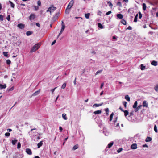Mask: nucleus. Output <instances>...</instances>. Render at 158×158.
<instances>
[{
	"label": "nucleus",
	"instance_id": "obj_29",
	"mask_svg": "<svg viewBox=\"0 0 158 158\" xmlns=\"http://www.w3.org/2000/svg\"><path fill=\"white\" fill-rule=\"evenodd\" d=\"M89 16H90V14L89 13L85 14V17L86 19H88L89 18Z\"/></svg>",
	"mask_w": 158,
	"mask_h": 158
},
{
	"label": "nucleus",
	"instance_id": "obj_6",
	"mask_svg": "<svg viewBox=\"0 0 158 158\" xmlns=\"http://www.w3.org/2000/svg\"><path fill=\"white\" fill-rule=\"evenodd\" d=\"M17 26L19 28L21 29H23L25 27L24 25L22 23L18 24Z\"/></svg>",
	"mask_w": 158,
	"mask_h": 158
},
{
	"label": "nucleus",
	"instance_id": "obj_49",
	"mask_svg": "<svg viewBox=\"0 0 158 158\" xmlns=\"http://www.w3.org/2000/svg\"><path fill=\"white\" fill-rule=\"evenodd\" d=\"M117 5L119 6H122L121 3L120 2H117Z\"/></svg>",
	"mask_w": 158,
	"mask_h": 158
},
{
	"label": "nucleus",
	"instance_id": "obj_25",
	"mask_svg": "<svg viewBox=\"0 0 158 158\" xmlns=\"http://www.w3.org/2000/svg\"><path fill=\"white\" fill-rule=\"evenodd\" d=\"M43 145L42 141L40 142L37 144L38 148H39L41 147Z\"/></svg>",
	"mask_w": 158,
	"mask_h": 158
},
{
	"label": "nucleus",
	"instance_id": "obj_45",
	"mask_svg": "<svg viewBox=\"0 0 158 158\" xmlns=\"http://www.w3.org/2000/svg\"><path fill=\"white\" fill-rule=\"evenodd\" d=\"M139 18L140 19L142 18V14L140 12H139Z\"/></svg>",
	"mask_w": 158,
	"mask_h": 158
},
{
	"label": "nucleus",
	"instance_id": "obj_44",
	"mask_svg": "<svg viewBox=\"0 0 158 158\" xmlns=\"http://www.w3.org/2000/svg\"><path fill=\"white\" fill-rule=\"evenodd\" d=\"M69 10H70V9H68L67 10V8H66V9L65 10V13L66 14H68L69 13Z\"/></svg>",
	"mask_w": 158,
	"mask_h": 158
},
{
	"label": "nucleus",
	"instance_id": "obj_32",
	"mask_svg": "<svg viewBox=\"0 0 158 158\" xmlns=\"http://www.w3.org/2000/svg\"><path fill=\"white\" fill-rule=\"evenodd\" d=\"M98 27L100 28L101 29H102L103 28V26H102V24L100 23H99L98 24Z\"/></svg>",
	"mask_w": 158,
	"mask_h": 158
},
{
	"label": "nucleus",
	"instance_id": "obj_48",
	"mask_svg": "<svg viewBox=\"0 0 158 158\" xmlns=\"http://www.w3.org/2000/svg\"><path fill=\"white\" fill-rule=\"evenodd\" d=\"M111 12H112L111 11H109L106 13V15H110V14L111 13Z\"/></svg>",
	"mask_w": 158,
	"mask_h": 158
},
{
	"label": "nucleus",
	"instance_id": "obj_8",
	"mask_svg": "<svg viewBox=\"0 0 158 158\" xmlns=\"http://www.w3.org/2000/svg\"><path fill=\"white\" fill-rule=\"evenodd\" d=\"M143 107H147L148 106V104L147 103L146 101H144L143 103Z\"/></svg>",
	"mask_w": 158,
	"mask_h": 158
},
{
	"label": "nucleus",
	"instance_id": "obj_36",
	"mask_svg": "<svg viewBox=\"0 0 158 158\" xmlns=\"http://www.w3.org/2000/svg\"><path fill=\"white\" fill-rule=\"evenodd\" d=\"M154 130L156 133L157 132V127L156 125H155L154 127Z\"/></svg>",
	"mask_w": 158,
	"mask_h": 158
},
{
	"label": "nucleus",
	"instance_id": "obj_16",
	"mask_svg": "<svg viewBox=\"0 0 158 158\" xmlns=\"http://www.w3.org/2000/svg\"><path fill=\"white\" fill-rule=\"evenodd\" d=\"M40 89L39 90H38L35 92V93H34L33 94V96H36L37 95H38L40 93Z\"/></svg>",
	"mask_w": 158,
	"mask_h": 158
},
{
	"label": "nucleus",
	"instance_id": "obj_54",
	"mask_svg": "<svg viewBox=\"0 0 158 158\" xmlns=\"http://www.w3.org/2000/svg\"><path fill=\"white\" fill-rule=\"evenodd\" d=\"M57 88V87H55L53 89H52L51 90V91L52 92V93H53L54 92V91L55 90V89Z\"/></svg>",
	"mask_w": 158,
	"mask_h": 158
},
{
	"label": "nucleus",
	"instance_id": "obj_62",
	"mask_svg": "<svg viewBox=\"0 0 158 158\" xmlns=\"http://www.w3.org/2000/svg\"><path fill=\"white\" fill-rule=\"evenodd\" d=\"M63 31L61 30L58 37V38L59 37V36L62 33V32Z\"/></svg>",
	"mask_w": 158,
	"mask_h": 158
},
{
	"label": "nucleus",
	"instance_id": "obj_46",
	"mask_svg": "<svg viewBox=\"0 0 158 158\" xmlns=\"http://www.w3.org/2000/svg\"><path fill=\"white\" fill-rule=\"evenodd\" d=\"M127 103V102H125V101L123 102V104L124 105V106L125 108L126 107V106H127V105H126Z\"/></svg>",
	"mask_w": 158,
	"mask_h": 158
},
{
	"label": "nucleus",
	"instance_id": "obj_19",
	"mask_svg": "<svg viewBox=\"0 0 158 158\" xmlns=\"http://www.w3.org/2000/svg\"><path fill=\"white\" fill-rule=\"evenodd\" d=\"M140 69L141 70H143L145 69V66H144L143 64H141L140 65Z\"/></svg>",
	"mask_w": 158,
	"mask_h": 158
},
{
	"label": "nucleus",
	"instance_id": "obj_34",
	"mask_svg": "<svg viewBox=\"0 0 158 158\" xmlns=\"http://www.w3.org/2000/svg\"><path fill=\"white\" fill-rule=\"evenodd\" d=\"M9 2L12 8H14L15 6V5L13 4L11 1H9Z\"/></svg>",
	"mask_w": 158,
	"mask_h": 158
},
{
	"label": "nucleus",
	"instance_id": "obj_21",
	"mask_svg": "<svg viewBox=\"0 0 158 158\" xmlns=\"http://www.w3.org/2000/svg\"><path fill=\"white\" fill-rule=\"evenodd\" d=\"M137 101H136L134 103L133 105V108H135L137 107Z\"/></svg>",
	"mask_w": 158,
	"mask_h": 158
},
{
	"label": "nucleus",
	"instance_id": "obj_14",
	"mask_svg": "<svg viewBox=\"0 0 158 158\" xmlns=\"http://www.w3.org/2000/svg\"><path fill=\"white\" fill-rule=\"evenodd\" d=\"M78 148V145L76 144L74 145L72 148V150H75Z\"/></svg>",
	"mask_w": 158,
	"mask_h": 158
},
{
	"label": "nucleus",
	"instance_id": "obj_33",
	"mask_svg": "<svg viewBox=\"0 0 158 158\" xmlns=\"http://www.w3.org/2000/svg\"><path fill=\"white\" fill-rule=\"evenodd\" d=\"M17 142V140L15 139L14 140H12V143L13 144V145H14Z\"/></svg>",
	"mask_w": 158,
	"mask_h": 158
},
{
	"label": "nucleus",
	"instance_id": "obj_10",
	"mask_svg": "<svg viewBox=\"0 0 158 158\" xmlns=\"http://www.w3.org/2000/svg\"><path fill=\"white\" fill-rule=\"evenodd\" d=\"M6 84L2 85L0 84V89H5L6 88Z\"/></svg>",
	"mask_w": 158,
	"mask_h": 158
},
{
	"label": "nucleus",
	"instance_id": "obj_50",
	"mask_svg": "<svg viewBox=\"0 0 158 158\" xmlns=\"http://www.w3.org/2000/svg\"><path fill=\"white\" fill-rule=\"evenodd\" d=\"M34 8H35V10L36 11L37 10H38V9H39V7L37 6H34Z\"/></svg>",
	"mask_w": 158,
	"mask_h": 158
},
{
	"label": "nucleus",
	"instance_id": "obj_40",
	"mask_svg": "<svg viewBox=\"0 0 158 158\" xmlns=\"http://www.w3.org/2000/svg\"><path fill=\"white\" fill-rule=\"evenodd\" d=\"M6 63L7 64L9 65L11 63V61L10 60H7L6 61Z\"/></svg>",
	"mask_w": 158,
	"mask_h": 158
},
{
	"label": "nucleus",
	"instance_id": "obj_7",
	"mask_svg": "<svg viewBox=\"0 0 158 158\" xmlns=\"http://www.w3.org/2000/svg\"><path fill=\"white\" fill-rule=\"evenodd\" d=\"M26 151V153L28 155H31L32 154L31 150L29 148H27Z\"/></svg>",
	"mask_w": 158,
	"mask_h": 158
},
{
	"label": "nucleus",
	"instance_id": "obj_38",
	"mask_svg": "<svg viewBox=\"0 0 158 158\" xmlns=\"http://www.w3.org/2000/svg\"><path fill=\"white\" fill-rule=\"evenodd\" d=\"M123 150V149L122 148H120L118 150H117V152L118 153H119L121 152Z\"/></svg>",
	"mask_w": 158,
	"mask_h": 158
},
{
	"label": "nucleus",
	"instance_id": "obj_1",
	"mask_svg": "<svg viewBox=\"0 0 158 158\" xmlns=\"http://www.w3.org/2000/svg\"><path fill=\"white\" fill-rule=\"evenodd\" d=\"M40 44H37L34 45L30 51L31 52H33L36 51L40 47Z\"/></svg>",
	"mask_w": 158,
	"mask_h": 158
},
{
	"label": "nucleus",
	"instance_id": "obj_60",
	"mask_svg": "<svg viewBox=\"0 0 158 158\" xmlns=\"http://www.w3.org/2000/svg\"><path fill=\"white\" fill-rule=\"evenodd\" d=\"M104 85V84L103 83H102L101 84V86H100V88L101 89H102V87H103V85Z\"/></svg>",
	"mask_w": 158,
	"mask_h": 158
},
{
	"label": "nucleus",
	"instance_id": "obj_15",
	"mask_svg": "<svg viewBox=\"0 0 158 158\" xmlns=\"http://www.w3.org/2000/svg\"><path fill=\"white\" fill-rule=\"evenodd\" d=\"M113 144H114V142H111L110 143H109L108 145L107 148H110L113 145Z\"/></svg>",
	"mask_w": 158,
	"mask_h": 158
},
{
	"label": "nucleus",
	"instance_id": "obj_55",
	"mask_svg": "<svg viewBox=\"0 0 158 158\" xmlns=\"http://www.w3.org/2000/svg\"><path fill=\"white\" fill-rule=\"evenodd\" d=\"M7 19L9 21L10 19V15H8L6 17Z\"/></svg>",
	"mask_w": 158,
	"mask_h": 158
},
{
	"label": "nucleus",
	"instance_id": "obj_42",
	"mask_svg": "<svg viewBox=\"0 0 158 158\" xmlns=\"http://www.w3.org/2000/svg\"><path fill=\"white\" fill-rule=\"evenodd\" d=\"M21 148V144L20 142H19L18 143L17 148L18 149H19Z\"/></svg>",
	"mask_w": 158,
	"mask_h": 158
},
{
	"label": "nucleus",
	"instance_id": "obj_22",
	"mask_svg": "<svg viewBox=\"0 0 158 158\" xmlns=\"http://www.w3.org/2000/svg\"><path fill=\"white\" fill-rule=\"evenodd\" d=\"M101 110H98L94 112V114H99L101 113Z\"/></svg>",
	"mask_w": 158,
	"mask_h": 158
},
{
	"label": "nucleus",
	"instance_id": "obj_26",
	"mask_svg": "<svg viewBox=\"0 0 158 158\" xmlns=\"http://www.w3.org/2000/svg\"><path fill=\"white\" fill-rule=\"evenodd\" d=\"M114 115V113H112V114H110V121H111L113 119V117Z\"/></svg>",
	"mask_w": 158,
	"mask_h": 158
},
{
	"label": "nucleus",
	"instance_id": "obj_23",
	"mask_svg": "<svg viewBox=\"0 0 158 158\" xmlns=\"http://www.w3.org/2000/svg\"><path fill=\"white\" fill-rule=\"evenodd\" d=\"M103 104V103L100 104H94L93 105V107L95 106V107H98L102 106Z\"/></svg>",
	"mask_w": 158,
	"mask_h": 158
},
{
	"label": "nucleus",
	"instance_id": "obj_9",
	"mask_svg": "<svg viewBox=\"0 0 158 158\" xmlns=\"http://www.w3.org/2000/svg\"><path fill=\"white\" fill-rule=\"evenodd\" d=\"M61 25L62 27L61 28V30L64 31L65 29V26L64 23L63 21H62Z\"/></svg>",
	"mask_w": 158,
	"mask_h": 158
},
{
	"label": "nucleus",
	"instance_id": "obj_64",
	"mask_svg": "<svg viewBox=\"0 0 158 158\" xmlns=\"http://www.w3.org/2000/svg\"><path fill=\"white\" fill-rule=\"evenodd\" d=\"M59 130H60V132H61L63 130V129L61 127H59Z\"/></svg>",
	"mask_w": 158,
	"mask_h": 158
},
{
	"label": "nucleus",
	"instance_id": "obj_2",
	"mask_svg": "<svg viewBox=\"0 0 158 158\" xmlns=\"http://www.w3.org/2000/svg\"><path fill=\"white\" fill-rule=\"evenodd\" d=\"M56 9V7L54 6L50 7L48 8V10L47 11V12H48L49 11L51 14V13L55 10Z\"/></svg>",
	"mask_w": 158,
	"mask_h": 158
},
{
	"label": "nucleus",
	"instance_id": "obj_18",
	"mask_svg": "<svg viewBox=\"0 0 158 158\" xmlns=\"http://www.w3.org/2000/svg\"><path fill=\"white\" fill-rule=\"evenodd\" d=\"M143 10L144 11H145L146 9V6L145 3H143L142 4Z\"/></svg>",
	"mask_w": 158,
	"mask_h": 158
},
{
	"label": "nucleus",
	"instance_id": "obj_61",
	"mask_svg": "<svg viewBox=\"0 0 158 158\" xmlns=\"http://www.w3.org/2000/svg\"><path fill=\"white\" fill-rule=\"evenodd\" d=\"M36 25L39 27H40V25L39 23H36L35 24Z\"/></svg>",
	"mask_w": 158,
	"mask_h": 158
},
{
	"label": "nucleus",
	"instance_id": "obj_56",
	"mask_svg": "<svg viewBox=\"0 0 158 158\" xmlns=\"http://www.w3.org/2000/svg\"><path fill=\"white\" fill-rule=\"evenodd\" d=\"M101 14L102 12L100 11H99L98 13V15H99V16H101Z\"/></svg>",
	"mask_w": 158,
	"mask_h": 158
},
{
	"label": "nucleus",
	"instance_id": "obj_13",
	"mask_svg": "<svg viewBox=\"0 0 158 158\" xmlns=\"http://www.w3.org/2000/svg\"><path fill=\"white\" fill-rule=\"evenodd\" d=\"M151 64L153 65L156 66L157 65V62L156 61L153 60L151 63Z\"/></svg>",
	"mask_w": 158,
	"mask_h": 158
},
{
	"label": "nucleus",
	"instance_id": "obj_59",
	"mask_svg": "<svg viewBox=\"0 0 158 158\" xmlns=\"http://www.w3.org/2000/svg\"><path fill=\"white\" fill-rule=\"evenodd\" d=\"M56 42V40H54V41H53L52 42V43L51 45H52L53 44H55V43Z\"/></svg>",
	"mask_w": 158,
	"mask_h": 158
},
{
	"label": "nucleus",
	"instance_id": "obj_20",
	"mask_svg": "<svg viewBox=\"0 0 158 158\" xmlns=\"http://www.w3.org/2000/svg\"><path fill=\"white\" fill-rule=\"evenodd\" d=\"M121 22L122 24L124 25H126V21L124 19H122L121 21Z\"/></svg>",
	"mask_w": 158,
	"mask_h": 158
},
{
	"label": "nucleus",
	"instance_id": "obj_24",
	"mask_svg": "<svg viewBox=\"0 0 158 158\" xmlns=\"http://www.w3.org/2000/svg\"><path fill=\"white\" fill-rule=\"evenodd\" d=\"M66 115L65 113H63L62 115V117L64 120H67V118Z\"/></svg>",
	"mask_w": 158,
	"mask_h": 158
},
{
	"label": "nucleus",
	"instance_id": "obj_12",
	"mask_svg": "<svg viewBox=\"0 0 158 158\" xmlns=\"http://www.w3.org/2000/svg\"><path fill=\"white\" fill-rule=\"evenodd\" d=\"M152 140V139L150 137H147L145 141L146 142H148L151 141Z\"/></svg>",
	"mask_w": 158,
	"mask_h": 158
},
{
	"label": "nucleus",
	"instance_id": "obj_51",
	"mask_svg": "<svg viewBox=\"0 0 158 158\" xmlns=\"http://www.w3.org/2000/svg\"><path fill=\"white\" fill-rule=\"evenodd\" d=\"M37 3L38 5L39 6H40L41 5V2H40V0H38L37 1Z\"/></svg>",
	"mask_w": 158,
	"mask_h": 158
},
{
	"label": "nucleus",
	"instance_id": "obj_30",
	"mask_svg": "<svg viewBox=\"0 0 158 158\" xmlns=\"http://www.w3.org/2000/svg\"><path fill=\"white\" fill-rule=\"evenodd\" d=\"M138 16V14H137L135 17L134 20V22H137Z\"/></svg>",
	"mask_w": 158,
	"mask_h": 158
},
{
	"label": "nucleus",
	"instance_id": "obj_52",
	"mask_svg": "<svg viewBox=\"0 0 158 158\" xmlns=\"http://www.w3.org/2000/svg\"><path fill=\"white\" fill-rule=\"evenodd\" d=\"M14 87H11V88H10L9 90H8V91H12L14 90Z\"/></svg>",
	"mask_w": 158,
	"mask_h": 158
},
{
	"label": "nucleus",
	"instance_id": "obj_31",
	"mask_svg": "<svg viewBox=\"0 0 158 158\" xmlns=\"http://www.w3.org/2000/svg\"><path fill=\"white\" fill-rule=\"evenodd\" d=\"M107 3L108 4L109 6L111 8H112L113 6V4H112L110 1H108L107 2Z\"/></svg>",
	"mask_w": 158,
	"mask_h": 158
},
{
	"label": "nucleus",
	"instance_id": "obj_57",
	"mask_svg": "<svg viewBox=\"0 0 158 158\" xmlns=\"http://www.w3.org/2000/svg\"><path fill=\"white\" fill-rule=\"evenodd\" d=\"M142 146L143 147H147V148H148V146L146 144L143 145Z\"/></svg>",
	"mask_w": 158,
	"mask_h": 158
},
{
	"label": "nucleus",
	"instance_id": "obj_17",
	"mask_svg": "<svg viewBox=\"0 0 158 158\" xmlns=\"http://www.w3.org/2000/svg\"><path fill=\"white\" fill-rule=\"evenodd\" d=\"M125 98L127 101H130V98L128 95H126L125 97Z\"/></svg>",
	"mask_w": 158,
	"mask_h": 158
},
{
	"label": "nucleus",
	"instance_id": "obj_37",
	"mask_svg": "<svg viewBox=\"0 0 158 158\" xmlns=\"http://www.w3.org/2000/svg\"><path fill=\"white\" fill-rule=\"evenodd\" d=\"M154 89L156 91H158V84L155 87H154Z\"/></svg>",
	"mask_w": 158,
	"mask_h": 158
},
{
	"label": "nucleus",
	"instance_id": "obj_5",
	"mask_svg": "<svg viewBox=\"0 0 158 158\" xmlns=\"http://www.w3.org/2000/svg\"><path fill=\"white\" fill-rule=\"evenodd\" d=\"M137 148V145L136 143H133L131 146V148L132 149H135Z\"/></svg>",
	"mask_w": 158,
	"mask_h": 158
},
{
	"label": "nucleus",
	"instance_id": "obj_63",
	"mask_svg": "<svg viewBox=\"0 0 158 158\" xmlns=\"http://www.w3.org/2000/svg\"><path fill=\"white\" fill-rule=\"evenodd\" d=\"M127 29L131 30H132V28L131 26H129L127 28Z\"/></svg>",
	"mask_w": 158,
	"mask_h": 158
},
{
	"label": "nucleus",
	"instance_id": "obj_28",
	"mask_svg": "<svg viewBox=\"0 0 158 158\" xmlns=\"http://www.w3.org/2000/svg\"><path fill=\"white\" fill-rule=\"evenodd\" d=\"M32 32L30 31H27L26 32V35L27 36H29L32 34Z\"/></svg>",
	"mask_w": 158,
	"mask_h": 158
},
{
	"label": "nucleus",
	"instance_id": "obj_47",
	"mask_svg": "<svg viewBox=\"0 0 158 158\" xmlns=\"http://www.w3.org/2000/svg\"><path fill=\"white\" fill-rule=\"evenodd\" d=\"M3 16L2 15H0V20L1 21H2L3 20Z\"/></svg>",
	"mask_w": 158,
	"mask_h": 158
},
{
	"label": "nucleus",
	"instance_id": "obj_35",
	"mask_svg": "<svg viewBox=\"0 0 158 158\" xmlns=\"http://www.w3.org/2000/svg\"><path fill=\"white\" fill-rule=\"evenodd\" d=\"M105 111L106 112V114L107 115H109V109L108 108H106L105 109Z\"/></svg>",
	"mask_w": 158,
	"mask_h": 158
},
{
	"label": "nucleus",
	"instance_id": "obj_43",
	"mask_svg": "<svg viewBox=\"0 0 158 158\" xmlns=\"http://www.w3.org/2000/svg\"><path fill=\"white\" fill-rule=\"evenodd\" d=\"M5 135L6 136L8 137L10 135V134L9 132H6L5 133Z\"/></svg>",
	"mask_w": 158,
	"mask_h": 158
},
{
	"label": "nucleus",
	"instance_id": "obj_58",
	"mask_svg": "<svg viewBox=\"0 0 158 158\" xmlns=\"http://www.w3.org/2000/svg\"><path fill=\"white\" fill-rule=\"evenodd\" d=\"M142 107V105H140L139 106L137 107L138 108V109H141Z\"/></svg>",
	"mask_w": 158,
	"mask_h": 158
},
{
	"label": "nucleus",
	"instance_id": "obj_41",
	"mask_svg": "<svg viewBox=\"0 0 158 158\" xmlns=\"http://www.w3.org/2000/svg\"><path fill=\"white\" fill-rule=\"evenodd\" d=\"M3 54L4 56L7 57L8 56V52H3Z\"/></svg>",
	"mask_w": 158,
	"mask_h": 158
},
{
	"label": "nucleus",
	"instance_id": "obj_11",
	"mask_svg": "<svg viewBox=\"0 0 158 158\" xmlns=\"http://www.w3.org/2000/svg\"><path fill=\"white\" fill-rule=\"evenodd\" d=\"M117 16L118 18L120 19H122L123 18V15L121 14H119L117 15Z\"/></svg>",
	"mask_w": 158,
	"mask_h": 158
},
{
	"label": "nucleus",
	"instance_id": "obj_53",
	"mask_svg": "<svg viewBox=\"0 0 158 158\" xmlns=\"http://www.w3.org/2000/svg\"><path fill=\"white\" fill-rule=\"evenodd\" d=\"M102 71V70H98L97 72L96 73V74H98V73H101Z\"/></svg>",
	"mask_w": 158,
	"mask_h": 158
},
{
	"label": "nucleus",
	"instance_id": "obj_27",
	"mask_svg": "<svg viewBox=\"0 0 158 158\" xmlns=\"http://www.w3.org/2000/svg\"><path fill=\"white\" fill-rule=\"evenodd\" d=\"M124 113L125 116H127L129 114L128 111L127 110H125L123 111Z\"/></svg>",
	"mask_w": 158,
	"mask_h": 158
},
{
	"label": "nucleus",
	"instance_id": "obj_4",
	"mask_svg": "<svg viewBox=\"0 0 158 158\" xmlns=\"http://www.w3.org/2000/svg\"><path fill=\"white\" fill-rule=\"evenodd\" d=\"M35 16L34 14L31 13L30 14L29 17V19L30 20H34L35 18Z\"/></svg>",
	"mask_w": 158,
	"mask_h": 158
},
{
	"label": "nucleus",
	"instance_id": "obj_39",
	"mask_svg": "<svg viewBox=\"0 0 158 158\" xmlns=\"http://www.w3.org/2000/svg\"><path fill=\"white\" fill-rule=\"evenodd\" d=\"M66 86V83H64L61 86V88L62 89H64Z\"/></svg>",
	"mask_w": 158,
	"mask_h": 158
},
{
	"label": "nucleus",
	"instance_id": "obj_3",
	"mask_svg": "<svg viewBox=\"0 0 158 158\" xmlns=\"http://www.w3.org/2000/svg\"><path fill=\"white\" fill-rule=\"evenodd\" d=\"M74 3V1L73 0H71L68 4L67 8V10L68 9H70L73 6Z\"/></svg>",
	"mask_w": 158,
	"mask_h": 158
}]
</instances>
